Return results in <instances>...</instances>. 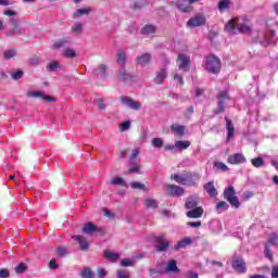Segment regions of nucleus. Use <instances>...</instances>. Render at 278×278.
Instances as JSON below:
<instances>
[{
    "mask_svg": "<svg viewBox=\"0 0 278 278\" xmlns=\"http://www.w3.org/2000/svg\"><path fill=\"white\" fill-rule=\"evenodd\" d=\"M207 23V20L205 17V14L198 13L187 22V27H190L191 29H194V27H203Z\"/></svg>",
    "mask_w": 278,
    "mask_h": 278,
    "instance_id": "20e7f679",
    "label": "nucleus"
},
{
    "mask_svg": "<svg viewBox=\"0 0 278 278\" xmlns=\"http://www.w3.org/2000/svg\"><path fill=\"white\" fill-rule=\"evenodd\" d=\"M226 119V129L228 131V136L226 139V142H229V140H231V138H233V134L236 131V128L233 127V123H231V119L225 117Z\"/></svg>",
    "mask_w": 278,
    "mask_h": 278,
    "instance_id": "f3484780",
    "label": "nucleus"
},
{
    "mask_svg": "<svg viewBox=\"0 0 278 278\" xmlns=\"http://www.w3.org/2000/svg\"><path fill=\"white\" fill-rule=\"evenodd\" d=\"M68 41L65 39H60L58 41H54L52 45V49H62V47H65Z\"/></svg>",
    "mask_w": 278,
    "mask_h": 278,
    "instance_id": "ea45409f",
    "label": "nucleus"
},
{
    "mask_svg": "<svg viewBox=\"0 0 278 278\" xmlns=\"http://www.w3.org/2000/svg\"><path fill=\"white\" fill-rule=\"evenodd\" d=\"M26 270H27V265H25V263H20L15 267V273H17V275H21V273H25Z\"/></svg>",
    "mask_w": 278,
    "mask_h": 278,
    "instance_id": "de8ad7c7",
    "label": "nucleus"
},
{
    "mask_svg": "<svg viewBox=\"0 0 278 278\" xmlns=\"http://www.w3.org/2000/svg\"><path fill=\"white\" fill-rule=\"evenodd\" d=\"M4 60H12V58H16V50L14 49H9L4 51Z\"/></svg>",
    "mask_w": 278,
    "mask_h": 278,
    "instance_id": "a19ab883",
    "label": "nucleus"
},
{
    "mask_svg": "<svg viewBox=\"0 0 278 278\" xmlns=\"http://www.w3.org/2000/svg\"><path fill=\"white\" fill-rule=\"evenodd\" d=\"M164 273H175V260L169 261L167 266L164 268Z\"/></svg>",
    "mask_w": 278,
    "mask_h": 278,
    "instance_id": "a18cd8bd",
    "label": "nucleus"
},
{
    "mask_svg": "<svg viewBox=\"0 0 278 278\" xmlns=\"http://www.w3.org/2000/svg\"><path fill=\"white\" fill-rule=\"evenodd\" d=\"M49 266L52 270H55V268H58L60 265H58V262L55 260H51Z\"/></svg>",
    "mask_w": 278,
    "mask_h": 278,
    "instance_id": "69168bd1",
    "label": "nucleus"
},
{
    "mask_svg": "<svg viewBox=\"0 0 278 278\" xmlns=\"http://www.w3.org/2000/svg\"><path fill=\"white\" fill-rule=\"evenodd\" d=\"M187 277H189V278H199V274H197L192 270H189V271H187Z\"/></svg>",
    "mask_w": 278,
    "mask_h": 278,
    "instance_id": "774afa93",
    "label": "nucleus"
},
{
    "mask_svg": "<svg viewBox=\"0 0 278 278\" xmlns=\"http://www.w3.org/2000/svg\"><path fill=\"white\" fill-rule=\"evenodd\" d=\"M63 58H77V52L73 50L72 48H65L62 51Z\"/></svg>",
    "mask_w": 278,
    "mask_h": 278,
    "instance_id": "c756f323",
    "label": "nucleus"
},
{
    "mask_svg": "<svg viewBox=\"0 0 278 278\" xmlns=\"http://www.w3.org/2000/svg\"><path fill=\"white\" fill-rule=\"evenodd\" d=\"M216 210H229V204L225 201H220L216 204Z\"/></svg>",
    "mask_w": 278,
    "mask_h": 278,
    "instance_id": "6e6d98bb",
    "label": "nucleus"
},
{
    "mask_svg": "<svg viewBox=\"0 0 278 278\" xmlns=\"http://www.w3.org/2000/svg\"><path fill=\"white\" fill-rule=\"evenodd\" d=\"M185 190H184V188H181V187H175V197H182V194H185Z\"/></svg>",
    "mask_w": 278,
    "mask_h": 278,
    "instance_id": "052dcab7",
    "label": "nucleus"
},
{
    "mask_svg": "<svg viewBox=\"0 0 278 278\" xmlns=\"http://www.w3.org/2000/svg\"><path fill=\"white\" fill-rule=\"evenodd\" d=\"M143 204L146 207L151 210H155V207H157V201L153 199H146Z\"/></svg>",
    "mask_w": 278,
    "mask_h": 278,
    "instance_id": "f704fd0d",
    "label": "nucleus"
},
{
    "mask_svg": "<svg viewBox=\"0 0 278 278\" xmlns=\"http://www.w3.org/2000/svg\"><path fill=\"white\" fill-rule=\"evenodd\" d=\"M91 11H92V9H90V8L78 9L74 13V18H79L80 16L88 15V14H90Z\"/></svg>",
    "mask_w": 278,
    "mask_h": 278,
    "instance_id": "bb28decb",
    "label": "nucleus"
},
{
    "mask_svg": "<svg viewBox=\"0 0 278 278\" xmlns=\"http://www.w3.org/2000/svg\"><path fill=\"white\" fill-rule=\"evenodd\" d=\"M131 127V122L126 121L119 125L121 131H127Z\"/></svg>",
    "mask_w": 278,
    "mask_h": 278,
    "instance_id": "3c124183",
    "label": "nucleus"
},
{
    "mask_svg": "<svg viewBox=\"0 0 278 278\" xmlns=\"http://www.w3.org/2000/svg\"><path fill=\"white\" fill-rule=\"evenodd\" d=\"M247 162V157L242 155V153H235L228 156V164H244Z\"/></svg>",
    "mask_w": 278,
    "mask_h": 278,
    "instance_id": "9b49d317",
    "label": "nucleus"
},
{
    "mask_svg": "<svg viewBox=\"0 0 278 278\" xmlns=\"http://www.w3.org/2000/svg\"><path fill=\"white\" fill-rule=\"evenodd\" d=\"M176 64L179 71L188 73V71H190V55L186 52H179L176 59Z\"/></svg>",
    "mask_w": 278,
    "mask_h": 278,
    "instance_id": "7ed1b4c3",
    "label": "nucleus"
},
{
    "mask_svg": "<svg viewBox=\"0 0 278 278\" xmlns=\"http://www.w3.org/2000/svg\"><path fill=\"white\" fill-rule=\"evenodd\" d=\"M10 277V271L8 269H0V278Z\"/></svg>",
    "mask_w": 278,
    "mask_h": 278,
    "instance_id": "0e129e2a",
    "label": "nucleus"
},
{
    "mask_svg": "<svg viewBox=\"0 0 278 278\" xmlns=\"http://www.w3.org/2000/svg\"><path fill=\"white\" fill-rule=\"evenodd\" d=\"M268 243L271 244L273 247H277V244H278V235L277 233L270 235V237L268 239Z\"/></svg>",
    "mask_w": 278,
    "mask_h": 278,
    "instance_id": "09e8293b",
    "label": "nucleus"
},
{
    "mask_svg": "<svg viewBox=\"0 0 278 278\" xmlns=\"http://www.w3.org/2000/svg\"><path fill=\"white\" fill-rule=\"evenodd\" d=\"M139 153H140V150L138 149L132 150L130 155V162H134L138 157Z\"/></svg>",
    "mask_w": 278,
    "mask_h": 278,
    "instance_id": "e2e57ef3",
    "label": "nucleus"
},
{
    "mask_svg": "<svg viewBox=\"0 0 278 278\" xmlns=\"http://www.w3.org/2000/svg\"><path fill=\"white\" fill-rule=\"evenodd\" d=\"M229 5H231V1L220 0L219 3H218L219 12H226V10H229Z\"/></svg>",
    "mask_w": 278,
    "mask_h": 278,
    "instance_id": "7c9ffc66",
    "label": "nucleus"
},
{
    "mask_svg": "<svg viewBox=\"0 0 278 278\" xmlns=\"http://www.w3.org/2000/svg\"><path fill=\"white\" fill-rule=\"evenodd\" d=\"M96 104L98 105V109H100V110H105V108H108V104H105V100H103V98H97Z\"/></svg>",
    "mask_w": 278,
    "mask_h": 278,
    "instance_id": "49530a36",
    "label": "nucleus"
},
{
    "mask_svg": "<svg viewBox=\"0 0 278 278\" xmlns=\"http://www.w3.org/2000/svg\"><path fill=\"white\" fill-rule=\"evenodd\" d=\"M27 97H29L30 99H38L39 98V99H42L43 101H47L49 103L55 102V98H53L51 96H47L42 91H28Z\"/></svg>",
    "mask_w": 278,
    "mask_h": 278,
    "instance_id": "1a4fd4ad",
    "label": "nucleus"
},
{
    "mask_svg": "<svg viewBox=\"0 0 278 278\" xmlns=\"http://www.w3.org/2000/svg\"><path fill=\"white\" fill-rule=\"evenodd\" d=\"M130 187L134 189V190H147V187L144 185H142L141 182H138V181H132L130 184Z\"/></svg>",
    "mask_w": 278,
    "mask_h": 278,
    "instance_id": "37998d69",
    "label": "nucleus"
},
{
    "mask_svg": "<svg viewBox=\"0 0 278 278\" xmlns=\"http://www.w3.org/2000/svg\"><path fill=\"white\" fill-rule=\"evenodd\" d=\"M105 71H108V67L105 65H100L97 70H94V75L98 77H105Z\"/></svg>",
    "mask_w": 278,
    "mask_h": 278,
    "instance_id": "4c0bfd02",
    "label": "nucleus"
},
{
    "mask_svg": "<svg viewBox=\"0 0 278 278\" xmlns=\"http://www.w3.org/2000/svg\"><path fill=\"white\" fill-rule=\"evenodd\" d=\"M127 62V53H125V51L123 50H119L117 52V64H119V66H125Z\"/></svg>",
    "mask_w": 278,
    "mask_h": 278,
    "instance_id": "393cba45",
    "label": "nucleus"
},
{
    "mask_svg": "<svg viewBox=\"0 0 278 278\" xmlns=\"http://www.w3.org/2000/svg\"><path fill=\"white\" fill-rule=\"evenodd\" d=\"M167 75L168 74L166 73V70H160L156 73V76L154 78V83H156V84H164V79H166Z\"/></svg>",
    "mask_w": 278,
    "mask_h": 278,
    "instance_id": "b1692460",
    "label": "nucleus"
},
{
    "mask_svg": "<svg viewBox=\"0 0 278 278\" xmlns=\"http://www.w3.org/2000/svg\"><path fill=\"white\" fill-rule=\"evenodd\" d=\"M175 181L181 184L182 186H194V180H192V175L190 172H185L180 175H175Z\"/></svg>",
    "mask_w": 278,
    "mask_h": 278,
    "instance_id": "0eeeda50",
    "label": "nucleus"
},
{
    "mask_svg": "<svg viewBox=\"0 0 278 278\" xmlns=\"http://www.w3.org/2000/svg\"><path fill=\"white\" fill-rule=\"evenodd\" d=\"M175 134H176V136H178V138H184V136H186V134H187L186 126L176 124L175 125Z\"/></svg>",
    "mask_w": 278,
    "mask_h": 278,
    "instance_id": "a878e982",
    "label": "nucleus"
},
{
    "mask_svg": "<svg viewBox=\"0 0 278 278\" xmlns=\"http://www.w3.org/2000/svg\"><path fill=\"white\" fill-rule=\"evenodd\" d=\"M119 100H121L122 105H124L125 108H129V110H135L136 112H138V110H140V108H142V104L140 102H138L127 96H122L119 98Z\"/></svg>",
    "mask_w": 278,
    "mask_h": 278,
    "instance_id": "423d86ee",
    "label": "nucleus"
},
{
    "mask_svg": "<svg viewBox=\"0 0 278 278\" xmlns=\"http://www.w3.org/2000/svg\"><path fill=\"white\" fill-rule=\"evenodd\" d=\"M204 190L207 192V194H210V197H216V194H218V191L212 181L204 185Z\"/></svg>",
    "mask_w": 278,
    "mask_h": 278,
    "instance_id": "4be33fe9",
    "label": "nucleus"
},
{
    "mask_svg": "<svg viewBox=\"0 0 278 278\" xmlns=\"http://www.w3.org/2000/svg\"><path fill=\"white\" fill-rule=\"evenodd\" d=\"M251 163L255 168H262V166H264V159L258 156L256 159H252Z\"/></svg>",
    "mask_w": 278,
    "mask_h": 278,
    "instance_id": "72a5a7b5",
    "label": "nucleus"
},
{
    "mask_svg": "<svg viewBox=\"0 0 278 278\" xmlns=\"http://www.w3.org/2000/svg\"><path fill=\"white\" fill-rule=\"evenodd\" d=\"M225 29L228 31V34H249L251 31V26L249 25V20L247 16H239L235 17L230 21L225 26Z\"/></svg>",
    "mask_w": 278,
    "mask_h": 278,
    "instance_id": "f257e3e1",
    "label": "nucleus"
},
{
    "mask_svg": "<svg viewBox=\"0 0 278 278\" xmlns=\"http://www.w3.org/2000/svg\"><path fill=\"white\" fill-rule=\"evenodd\" d=\"M130 275L127 270L125 269H119L117 270V278H129Z\"/></svg>",
    "mask_w": 278,
    "mask_h": 278,
    "instance_id": "5fc2aeb1",
    "label": "nucleus"
},
{
    "mask_svg": "<svg viewBox=\"0 0 278 278\" xmlns=\"http://www.w3.org/2000/svg\"><path fill=\"white\" fill-rule=\"evenodd\" d=\"M73 240H76V242L79 243V247L81 249V251H88V241H86V238H84L83 236H74Z\"/></svg>",
    "mask_w": 278,
    "mask_h": 278,
    "instance_id": "412c9836",
    "label": "nucleus"
},
{
    "mask_svg": "<svg viewBox=\"0 0 278 278\" xmlns=\"http://www.w3.org/2000/svg\"><path fill=\"white\" fill-rule=\"evenodd\" d=\"M117 79H119V81H127L129 74L123 68L117 73Z\"/></svg>",
    "mask_w": 278,
    "mask_h": 278,
    "instance_id": "e433bc0d",
    "label": "nucleus"
},
{
    "mask_svg": "<svg viewBox=\"0 0 278 278\" xmlns=\"http://www.w3.org/2000/svg\"><path fill=\"white\" fill-rule=\"evenodd\" d=\"M187 225H188V227H191L192 229H199V227H201V220L188 222Z\"/></svg>",
    "mask_w": 278,
    "mask_h": 278,
    "instance_id": "13d9d810",
    "label": "nucleus"
},
{
    "mask_svg": "<svg viewBox=\"0 0 278 278\" xmlns=\"http://www.w3.org/2000/svg\"><path fill=\"white\" fill-rule=\"evenodd\" d=\"M23 77V71L17 70L12 73V79L18 80Z\"/></svg>",
    "mask_w": 278,
    "mask_h": 278,
    "instance_id": "4d7b16f0",
    "label": "nucleus"
},
{
    "mask_svg": "<svg viewBox=\"0 0 278 278\" xmlns=\"http://www.w3.org/2000/svg\"><path fill=\"white\" fill-rule=\"evenodd\" d=\"M177 8L180 12H184V13H190L192 12V10H194V7H192V4L188 0L178 2Z\"/></svg>",
    "mask_w": 278,
    "mask_h": 278,
    "instance_id": "4468645a",
    "label": "nucleus"
},
{
    "mask_svg": "<svg viewBox=\"0 0 278 278\" xmlns=\"http://www.w3.org/2000/svg\"><path fill=\"white\" fill-rule=\"evenodd\" d=\"M203 207L198 206L195 208H190V211L186 212L187 218H201L203 216Z\"/></svg>",
    "mask_w": 278,
    "mask_h": 278,
    "instance_id": "f8f14e48",
    "label": "nucleus"
},
{
    "mask_svg": "<svg viewBox=\"0 0 278 278\" xmlns=\"http://www.w3.org/2000/svg\"><path fill=\"white\" fill-rule=\"evenodd\" d=\"M214 166L222 173H227V170H229V167L223 162H215Z\"/></svg>",
    "mask_w": 278,
    "mask_h": 278,
    "instance_id": "58836bf2",
    "label": "nucleus"
},
{
    "mask_svg": "<svg viewBox=\"0 0 278 278\" xmlns=\"http://www.w3.org/2000/svg\"><path fill=\"white\" fill-rule=\"evenodd\" d=\"M56 254L60 257H64V255L68 254V250H66V248H64V247H59V248H56Z\"/></svg>",
    "mask_w": 278,
    "mask_h": 278,
    "instance_id": "8fccbe9b",
    "label": "nucleus"
},
{
    "mask_svg": "<svg viewBox=\"0 0 278 278\" xmlns=\"http://www.w3.org/2000/svg\"><path fill=\"white\" fill-rule=\"evenodd\" d=\"M134 264H136V261L131 258H124L121 262V266H134Z\"/></svg>",
    "mask_w": 278,
    "mask_h": 278,
    "instance_id": "864d4df0",
    "label": "nucleus"
},
{
    "mask_svg": "<svg viewBox=\"0 0 278 278\" xmlns=\"http://www.w3.org/2000/svg\"><path fill=\"white\" fill-rule=\"evenodd\" d=\"M218 102L217 108L215 110V114H222V112H225V101L229 99V93L227 91H220L217 96Z\"/></svg>",
    "mask_w": 278,
    "mask_h": 278,
    "instance_id": "6e6552de",
    "label": "nucleus"
},
{
    "mask_svg": "<svg viewBox=\"0 0 278 278\" xmlns=\"http://www.w3.org/2000/svg\"><path fill=\"white\" fill-rule=\"evenodd\" d=\"M220 59L215 55H208L205 59V68L208 73L216 75L220 73Z\"/></svg>",
    "mask_w": 278,
    "mask_h": 278,
    "instance_id": "f03ea898",
    "label": "nucleus"
},
{
    "mask_svg": "<svg viewBox=\"0 0 278 278\" xmlns=\"http://www.w3.org/2000/svg\"><path fill=\"white\" fill-rule=\"evenodd\" d=\"M151 62V54L144 53L137 58L138 66H147Z\"/></svg>",
    "mask_w": 278,
    "mask_h": 278,
    "instance_id": "6ab92c4d",
    "label": "nucleus"
},
{
    "mask_svg": "<svg viewBox=\"0 0 278 278\" xmlns=\"http://www.w3.org/2000/svg\"><path fill=\"white\" fill-rule=\"evenodd\" d=\"M189 140H178L175 142V149L176 151H186L190 147Z\"/></svg>",
    "mask_w": 278,
    "mask_h": 278,
    "instance_id": "aec40b11",
    "label": "nucleus"
},
{
    "mask_svg": "<svg viewBox=\"0 0 278 278\" xmlns=\"http://www.w3.org/2000/svg\"><path fill=\"white\" fill-rule=\"evenodd\" d=\"M83 231L88 236H92V233H96V231H101V228L94 226L92 223H87L84 225Z\"/></svg>",
    "mask_w": 278,
    "mask_h": 278,
    "instance_id": "dca6fc26",
    "label": "nucleus"
},
{
    "mask_svg": "<svg viewBox=\"0 0 278 278\" xmlns=\"http://www.w3.org/2000/svg\"><path fill=\"white\" fill-rule=\"evenodd\" d=\"M191 175V179L193 181V186L197 184V181H199L201 179V175H199L198 173H190Z\"/></svg>",
    "mask_w": 278,
    "mask_h": 278,
    "instance_id": "680f3d73",
    "label": "nucleus"
},
{
    "mask_svg": "<svg viewBox=\"0 0 278 278\" xmlns=\"http://www.w3.org/2000/svg\"><path fill=\"white\" fill-rule=\"evenodd\" d=\"M104 257L106 260H110V262H116L118 260L119 255L110 250H106V251H104Z\"/></svg>",
    "mask_w": 278,
    "mask_h": 278,
    "instance_id": "c85d7f7f",
    "label": "nucleus"
},
{
    "mask_svg": "<svg viewBox=\"0 0 278 278\" xmlns=\"http://www.w3.org/2000/svg\"><path fill=\"white\" fill-rule=\"evenodd\" d=\"M156 251H166L168 249V241L164 237H156Z\"/></svg>",
    "mask_w": 278,
    "mask_h": 278,
    "instance_id": "2eb2a0df",
    "label": "nucleus"
},
{
    "mask_svg": "<svg viewBox=\"0 0 278 278\" xmlns=\"http://www.w3.org/2000/svg\"><path fill=\"white\" fill-rule=\"evenodd\" d=\"M232 268L236 273L244 274L247 273V263L242 258H237L232 262Z\"/></svg>",
    "mask_w": 278,
    "mask_h": 278,
    "instance_id": "9d476101",
    "label": "nucleus"
},
{
    "mask_svg": "<svg viewBox=\"0 0 278 278\" xmlns=\"http://www.w3.org/2000/svg\"><path fill=\"white\" fill-rule=\"evenodd\" d=\"M58 68H60V62L58 61H51L47 65V71H49L50 73L58 71Z\"/></svg>",
    "mask_w": 278,
    "mask_h": 278,
    "instance_id": "2f4dec72",
    "label": "nucleus"
},
{
    "mask_svg": "<svg viewBox=\"0 0 278 278\" xmlns=\"http://www.w3.org/2000/svg\"><path fill=\"white\" fill-rule=\"evenodd\" d=\"M111 185L112 186H124V187H127V182H125V179H123L122 177H114V178H112Z\"/></svg>",
    "mask_w": 278,
    "mask_h": 278,
    "instance_id": "473e14b6",
    "label": "nucleus"
},
{
    "mask_svg": "<svg viewBox=\"0 0 278 278\" xmlns=\"http://www.w3.org/2000/svg\"><path fill=\"white\" fill-rule=\"evenodd\" d=\"M271 278H278V266H274L271 269Z\"/></svg>",
    "mask_w": 278,
    "mask_h": 278,
    "instance_id": "338daca9",
    "label": "nucleus"
},
{
    "mask_svg": "<svg viewBox=\"0 0 278 278\" xmlns=\"http://www.w3.org/2000/svg\"><path fill=\"white\" fill-rule=\"evenodd\" d=\"M224 199H227L232 207H240V201L238 200V197H236V189H233V186L225 189Z\"/></svg>",
    "mask_w": 278,
    "mask_h": 278,
    "instance_id": "39448f33",
    "label": "nucleus"
},
{
    "mask_svg": "<svg viewBox=\"0 0 278 278\" xmlns=\"http://www.w3.org/2000/svg\"><path fill=\"white\" fill-rule=\"evenodd\" d=\"M165 192H166V194H170V197H175V186L166 185Z\"/></svg>",
    "mask_w": 278,
    "mask_h": 278,
    "instance_id": "603ef678",
    "label": "nucleus"
},
{
    "mask_svg": "<svg viewBox=\"0 0 278 278\" xmlns=\"http://www.w3.org/2000/svg\"><path fill=\"white\" fill-rule=\"evenodd\" d=\"M199 205V197L197 195H191L189 198H187L185 206L187 210H194Z\"/></svg>",
    "mask_w": 278,
    "mask_h": 278,
    "instance_id": "ddd939ff",
    "label": "nucleus"
},
{
    "mask_svg": "<svg viewBox=\"0 0 278 278\" xmlns=\"http://www.w3.org/2000/svg\"><path fill=\"white\" fill-rule=\"evenodd\" d=\"M80 276L83 278H94V273H92V270L88 267H85L81 273Z\"/></svg>",
    "mask_w": 278,
    "mask_h": 278,
    "instance_id": "c9c22d12",
    "label": "nucleus"
},
{
    "mask_svg": "<svg viewBox=\"0 0 278 278\" xmlns=\"http://www.w3.org/2000/svg\"><path fill=\"white\" fill-rule=\"evenodd\" d=\"M11 28L9 29L8 36H14L16 34H21V27H18V23L16 20L11 18L10 20Z\"/></svg>",
    "mask_w": 278,
    "mask_h": 278,
    "instance_id": "a211bd4d",
    "label": "nucleus"
},
{
    "mask_svg": "<svg viewBox=\"0 0 278 278\" xmlns=\"http://www.w3.org/2000/svg\"><path fill=\"white\" fill-rule=\"evenodd\" d=\"M152 147H154L155 149H160L164 147V141L162 140V138H154L152 140Z\"/></svg>",
    "mask_w": 278,
    "mask_h": 278,
    "instance_id": "c03bdc74",
    "label": "nucleus"
},
{
    "mask_svg": "<svg viewBox=\"0 0 278 278\" xmlns=\"http://www.w3.org/2000/svg\"><path fill=\"white\" fill-rule=\"evenodd\" d=\"M264 254L268 260H273V252H270V248H268V244L265 245Z\"/></svg>",
    "mask_w": 278,
    "mask_h": 278,
    "instance_id": "bf43d9fd",
    "label": "nucleus"
},
{
    "mask_svg": "<svg viewBox=\"0 0 278 278\" xmlns=\"http://www.w3.org/2000/svg\"><path fill=\"white\" fill-rule=\"evenodd\" d=\"M141 34H143V36H153V34H155V26L153 25H147L142 28Z\"/></svg>",
    "mask_w": 278,
    "mask_h": 278,
    "instance_id": "cd10ccee",
    "label": "nucleus"
},
{
    "mask_svg": "<svg viewBox=\"0 0 278 278\" xmlns=\"http://www.w3.org/2000/svg\"><path fill=\"white\" fill-rule=\"evenodd\" d=\"M83 29H84V26L81 25V23H75V24L72 26V31H73L74 34H77V35L81 34Z\"/></svg>",
    "mask_w": 278,
    "mask_h": 278,
    "instance_id": "79ce46f5",
    "label": "nucleus"
},
{
    "mask_svg": "<svg viewBox=\"0 0 278 278\" xmlns=\"http://www.w3.org/2000/svg\"><path fill=\"white\" fill-rule=\"evenodd\" d=\"M192 244V238L186 237L182 240L178 241L175 250L177 251L178 249H186V247H190Z\"/></svg>",
    "mask_w": 278,
    "mask_h": 278,
    "instance_id": "5701e85b",
    "label": "nucleus"
}]
</instances>
